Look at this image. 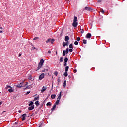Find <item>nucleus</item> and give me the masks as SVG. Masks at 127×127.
<instances>
[{
  "mask_svg": "<svg viewBox=\"0 0 127 127\" xmlns=\"http://www.w3.org/2000/svg\"><path fill=\"white\" fill-rule=\"evenodd\" d=\"M18 112L20 113H21V110H19Z\"/></svg>",
  "mask_w": 127,
  "mask_h": 127,
  "instance_id": "6e6d98bb",
  "label": "nucleus"
},
{
  "mask_svg": "<svg viewBox=\"0 0 127 127\" xmlns=\"http://www.w3.org/2000/svg\"><path fill=\"white\" fill-rule=\"evenodd\" d=\"M21 55H22V54L21 53H20L18 55L19 57H20V56H21Z\"/></svg>",
  "mask_w": 127,
  "mask_h": 127,
  "instance_id": "a18cd8bd",
  "label": "nucleus"
},
{
  "mask_svg": "<svg viewBox=\"0 0 127 127\" xmlns=\"http://www.w3.org/2000/svg\"><path fill=\"white\" fill-rule=\"evenodd\" d=\"M50 42H51V44H53V43L54 42V39H51Z\"/></svg>",
  "mask_w": 127,
  "mask_h": 127,
  "instance_id": "7c9ffc66",
  "label": "nucleus"
},
{
  "mask_svg": "<svg viewBox=\"0 0 127 127\" xmlns=\"http://www.w3.org/2000/svg\"><path fill=\"white\" fill-rule=\"evenodd\" d=\"M48 53H49V54H50V53H51V51L50 50L48 51Z\"/></svg>",
  "mask_w": 127,
  "mask_h": 127,
  "instance_id": "de8ad7c7",
  "label": "nucleus"
},
{
  "mask_svg": "<svg viewBox=\"0 0 127 127\" xmlns=\"http://www.w3.org/2000/svg\"><path fill=\"white\" fill-rule=\"evenodd\" d=\"M61 92L60 93L59 95L58 96V98H57V100H60V99H61Z\"/></svg>",
  "mask_w": 127,
  "mask_h": 127,
  "instance_id": "ddd939ff",
  "label": "nucleus"
},
{
  "mask_svg": "<svg viewBox=\"0 0 127 127\" xmlns=\"http://www.w3.org/2000/svg\"><path fill=\"white\" fill-rule=\"evenodd\" d=\"M26 114H24L22 115V121H25V120L26 119Z\"/></svg>",
  "mask_w": 127,
  "mask_h": 127,
  "instance_id": "0eeeda50",
  "label": "nucleus"
},
{
  "mask_svg": "<svg viewBox=\"0 0 127 127\" xmlns=\"http://www.w3.org/2000/svg\"><path fill=\"white\" fill-rule=\"evenodd\" d=\"M45 72H48V69H45Z\"/></svg>",
  "mask_w": 127,
  "mask_h": 127,
  "instance_id": "864d4df0",
  "label": "nucleus"
},
{
  "mask_svg": "<svg viewBox=\"0 0 127 127\" xmlns=\"http://www.w3.org/2000/svg\"><path fill=\"white\" fill-rule=\"evenodd\" d=\"M84 31H84V30L81 29L80 32H81V33H84Z\"/></svg>",
  "mask_w": 127,
  "mask_h": 127,
  "instance_id": "e433bc0d",
  "label": "nucleus"
},
{
  "mask_svg": "<svg viewBox=\"0 0 127 127\" xmlns=\"http://www.w3.org/2000/svg\"><path fill=\"white\" fill-rule=\"evenodd\" d=\"M69 48H71L72 49H73V48H74V47H73V44H70L69 45Z\"/></svg>",
  "mask_w": 127,
  "mask_h": 127,
  "instance_id": "5701e85b",
  "label": "nucleus"
},
{
  "mask_svg": "<svg viewBox=\"0 0 127 127\" xmlns=\"http://www.w3.org/2000/svg\"><path fill=\"white\" fill-rule=\"evenodd\" d=\"M55 109H56V104H55L53 105V108H52V109H51V111H54V110H55Z\"/></svg>",
  "mask_w": 127,
  "mask_h": 127,
  "instance_id": "9b49d317",
  "label": "nucleus"
},
{
  "mask_svg": "<svg viewBox=\"0 0 127 127\" xmlns=\"http://www.w3.org/2000/svg\"><path fill=\"white\" fill-rule=\"evenodd\" d=\"M51 41V39L49 38L47 39V40L46 41V43H49Z\"/></svg>",
  "mask_w": 127,
  "mask_h": 127,
  "instance_id": "dca6fc26",
  "label": "nucleus"
},
{
  "mask_svg": "<svg viewBox=\"0 0 127 127\" xmlns=\"http://www.w3.org/2000/svg\"><path fill=\"white\" fill-rule=\"evenodd\" d=\"M29 79L31 80V75L29 76Z\"/></svg>",
  "mask_w": 127,
  "mask_h": 127,
  "instance_id": "8fccbe9b",
  "label": "nucleus"
},
{
  "mask_svg": "<svg viewBox=\"0 0 127 127\" xmlns=\"http://www.w3.org/2000/svg\"><path fill=\"white\" fill-rule=\"evenodd\" d=\"M58 82H59V79L58 80Z\"/></svg>",
  "mask_w": 127,
  "mask_h": 127,
  "instance_id": "0e129e2a",
  "label": "nucleus"
},
{
  "mask_svg": "<svg viewBox=\"0 0 127 127\" xmlns=\"http://www.w3.org/2000/svg\"><path fill=\"white\" fill-rule=\"evenodd\" d=\"M39 38L37 37H36L34 38V40H36L37 39H39Z\"/></svg>",
  "mask_w": 127,
  "mask_h": 127,
  "instance_id": "4c0bfd02",
  "label": "nucleus"
},
{
  "mask_svg": "<svg viewBox=\"0 0 127 127\" xmlns=\"http://www.w3.org/2000/svg\"><path fill=\"white\" fill-rule=\"evenodd\" d=\"M74 44L75 45H78V44H79V42H78V41H75L74 42Z\"/></svg>",
  "mask_w": 127,
  "mask_h": 127,
  "instance_id": "72a5a7b5",
  "label": "nucleus"
},
{
  "mask_svg": "<svg viewBox=\"0 0 127 127\" xmlns=\"http://www.w3.org/2000/svg\"><path fill=\"white\" fill-rule=\"evenodd\" d=\"M32 46H33V45H32V44H31Z\"/></svg>",
  "mask_w": 127,
  "mask_h": 127,
  "instance_id": "69168bd1",
  "label": "nucleus"
},
{
  "mask_svg": "<svg viewBox=\"0 0 127 127\" xmlns=\"http://www.w3.org/2000/svg\"><path fill=\"white\" fill-rule=\"evenodd\" d=\"M8 92L10 93H12V92H14V90L12 89V87H11L10 89H8Z\"/></svg>",
  "mask_w": 127,
  "mask_h": 127,
  "instance_id": "f8f14e48",
  "label": "nucleus"
},
{
  "mask_svg": "<svg viewBox=\"0 0 127 127\" xmlns=\"http://www.w3.org/2000/svg\"><path fill=\"white\" fill-rule=\"evenodd\" d=\"M101 10L102 13H103V14L105 13V11H104L103 9H101Z\"/></svg>",
  "mask_w": 127,
  "mask_h": 127,
  "instance_id": "c9c22d12",
  "label": "nucleus"
},
{
  "mask_svg": "<svg viewBox=\"0 0 127 127\" xmlns=\"http://www.w3.org/2000/svg\"><path fill=\"white\" fill-rule=\"evenodd\" d=\"M43 63H44V60L41 59L38 64V69L36 71H38L43 65Z\"/></svg>",
  "mask_w": 127,
  "mask_h": 127,
  "instance_id": "f257e3e1",
  "label": "nucleus"
},
{
  "mask_svg": "<svg viewBox=\"0 0 127 127\" xmlns=\"http://www.w3.org/2000/svg\"><path fill=\"white\" fill-rule=\"evenodd\" d=\"M29 106H33V102H31L29 104Z\"/></svg>",
  "mask_w": 127,
  "mask_h": 127,
  "instance_id": "473e14b6",
  "label": "nucleus"
},
{
  "mask_svg": "<svg viewBox=\"0 0 127 127\" xmlns=\"http://www.w3.org/2000/svg\"><path fill=\"white\" fill-rule=\"evenodd\" d=\"M0 29H2V27H0Z\"/></svg>",
  "mask_w": 127,
  "mask_h": 127,
  "instance_id": "e2e57ef3",
  "label": "nucleus"
},
{
  "mask_svg": "<svg viewBox=\"0 0 127 127\" xmlns=\"http://www.w3.org/2000/svg\"><path fill=\"white\" fill-rule=\"evenodd\" d=\"M54 74H55V76H57V75H58V72H57V71H55Z\"/></svg>",
  "mask_w": 127,
  "mask_h": 127,
  "instance_id": "f704fd0d",
  "label": "nucleus"
},
{
  "mask_svg": "<svg viewBox=\"0 0 127 127\" xmlns=\"http://www.w3.org/2000/svg\"><path fill=\"white\" fill-rule=\"evenodd\" d=\"M2 104V102H0V106Z\"/></svg>",
  "mask_w": 127,
  "mask_h": 127,
  "instance_id": "603ef678",
  "label": "nucleus"
},
{
  "mask_svg": "<svg viewBox=\"0 0 127 127\" xmlns=\"http://www.w3.org/2000/svg\"><path fill=\"white\" fill-rule=\"evenodd\" d=\"M56 97V95L55 94H53L51 95V98L52 99H55Z\"/></svg>",
  "mask_w": 127,
  "mask_h": 127,
  "instance_id": "a211bd4d",
  "label": "nucleus"
},
{
  "mask_svg": "<svg viewBox=\"0 0 127 127\" xmlns=\"http://www.w3.org/2000/svg\"><path fill=\"white\" fill-rule=\"evenodd\" d=\"M33 49H36V48H35L34 46H33L32 47Z\"/></svg>",
  "mask_w": 127,
  "mask_h": 127,
  "instance_id": "09e8293b",
  "label": "nucleus"
},
{
  "mask_svg": "<svg viewBox=\"0 0 127 127\" xmlns=\"http://www.w3.org/2000/svg\"><path fill=\"white\" fill-rule=\"evenodd\" d=\"M86 38H91V37H92V34L90 33H88L86 34Z\"/></svg>",
  "mask_w": 127,
  "mask_h": 127,
  "instance_id": "20e7f679",
  "label": "nucleus"
},
{
  "mask_svg": "<svg viewBox=\"0 0 127 127\" xmlns=\"http://www.w3.org/2000/svg\"><path fill=\"white\" fill-rule=\"evenodd\" d=\"M77 19H78V18H77V17L76 16H74V19H73V22H77Z\"/></svg>",
  "mask_w": 127,
  "mask_h": 127,
  "instance_id": "4468645a",
  "label": "nucleus"
},
{
  "mask_svg": "<svg viewBox=\"0 0 127 127\" xmlns=\"http://www.w3.org/2000/svg\"><path fill=\"white\" fill-rule=\"evenodd\" d=\"M68 78H71V76L69 75Z\"/></svg>",
  "mask_w": 127,
  "mask_h": 127,
  "instance_id": "bf43d9fd",
  "label": "nucleus"
},
{
  "mask_svg": "<svg viewBox=\"0 0 127 127\" xmlns=\"http://www.w3.org/2000/svg\"><path fill=\"white\" fill-rule=\"evenodd\" d=\"M64 67H66L67 66V63H64Z\"/></svg>",
  "mask_w": 127,
  "mask_h": 127,
  "instance_id": "58836bf2",
  "label": "nucleus"
},
{
  "mask_svg": "<svg viewBox=\"0 0 127 127\" xmlns=\"http://www.w3.org/2000/svg\"><path fill=\"white\" fill-rule=\"evenodd\" d=\"M85 9L87 11H92L93 10V9L91 7H85Z\"/></svg>",
  "mask_w": 127,
  "mask_h": 127,
  "instance_id": "f03ea898",
  "label": "nucleus"
},
{
  "mask_svg": "<svg viewBox=\"0 0 127 127\" xmlns=\"http://www.w3.org/2000/svg\"><path fill=\"white\" fill-rule=\"evenodd\" d=\"M69 52H73V49H69Z\"/></svg>",
  "mask_w": 127,
  "mask_h": 127,
  "instance_id": "79ce46f5",
  "label": "nucleus"
},
{
  "mask_svg": "<svg viewBox=\"0 0 127 127\" xmlns=\"http://www.w3.org/2000/svg\"><path fill=\"white\" fill-rule=\"evenodd\" d=\"M69 39H70V38L68 36H65L64 39L65 41L68 42L69 41Z\"/></svg>",
  "mask_w": 127,
  "mask_h": 127,
  "instance_id": "1a4fd4ad",
  "label": "nucleus"
},
{
  "mask_svg": "<svg viewBox=\"0 0 127 127\" xmlns=\"http://www.w3.org/2000/svg\"><path fill=\"white\" fill-rule=\"evenodd\" d=\"M65 53H66V54H68V53H69V48H66V49L65 50Z\"/></svg>",
  "mask_w": 127,
  "mask_h": 127,
  "instance_id": "aec40b11",
  "label": "nucleus"
},
{
  "mask_svg": "<svg viewBox=\"0 0 127 127\" xmlns=\"http://www.w3.org/2000/svg\"><path fill=\"white\" fill-rule=\"evenodd\" d=\"M46 88L43 86L42 88V90H41V92L43 93V92H44V91H46Z\"/></svg>",
  "mask_w": 127,
  "mask_h": 127,
  "instance_id": "2eb2a0df",
  "label": "nucleus"
},
{
  "mask_svg": "<svg viewBox=\"0 0 127 127\" xmlns=\"http://www.w3.org/2000/svg\"><path fill=\"white\" fill-rule=\"evenodd\" d=\"M28 84V82H26L25 86H27Z\"/></svg>",
  "mask_w": 127,
  "mask_h": 127,
  "instance_id": "3c124183",
  "label": "nucleus"
},
{
  "mask_svg": "<svg viewBox=\"0 0 127 127\" xmlns=\"http://www.w3.org/2000/svg\"><path fill=\"white\" fill-rule=\"evenodd\" d=\"M42 72H45V69L42 71Z\"/></svg>",
  "mask_w": 127,
  "mask_h": 127,
  "instance_id": "5fc2aeb1",
  "label": "nucleus"
},
{
  "mask_svg": "<svg viewBox=\"0 0 127 127\" xmlns=\"http://www.w3.org/2000/svg\"><path fill=\"white\" fill-rule=\"evenodd\" d=\"M60 100H59V99H57V101H56L55 105H59V102Z\"/></svg>",
  "mask_w": 127,
  "mask_h": 127,
  "instance_id": "f3484780",
  "label": "nucleus"
},
{
  "mask_svg": "<svg viewBox=\"0 0 127 127\" xmlns=\"http://www.w3.org/2000/svg\"><path fill=\"white\" fill-rule=\"evenodd\" d=\"M30 93V91H28L26 93L25 95H28V94Z\"/></svg>",
  "mask_w": 127,
  "mask_h": 127,
  "instance_id": "ea45409f",
  "label": "nucleus"
},
{
  "mask_svg": "<svg viewBox=\"0 0 127 127\" xmlns=\"http://www.w3.org/2000/svg\"><path fill=\"white\" fill-rule=\"evenodd\" d=\"M49 73L48 74V76H49Z\"/></svg>",
  "mask_w": 127,
  "mask_h": 127,
  "instance_id": "338daca9",
  "label": "nucleus"
},
{
  "mask_svg": "<svg viewBox=\"0 0 127 127\" xmlns=\"http://www.w3.org/2000/svg\"><path fill=\"white\" fill-rule=\"evenodd\" d=\"M26 89H29V86L27 87Z\"/></svg>",
  "mask_w": 127,
  "mask_h": 127,
  "instance_id": "4d7b16f0",
  "label": "nucleus"
},
{
  "mask_svg": "<svg viewBox=\"0 0 127 127\" xmlns=\"http://www.w3.org/2000/svg\"><path fill=\"white\" fill-rule=\"evenodd\" d=\"M83 43L84 44H87V40L85 39L83 40Z\"/></svg>",
  "mask_w": 127,
  "mask_h": 127,
  "instance_id": "a878e982",
  "label": "nucleus"
},
{
  "mask_svg": "<svg viewBox=\"0 0 127 127\" xmlns=\"http://www.w3.org/2000/svg\"><path fill=\"white\" fill-rule=\"evenodd\" d=\"M0 33H2V31L0 30Z\"/></svg>",
  "mask_w": 127,
  "mask_h": 127,
  "instance_id": "13d9d810",
  "label": "nucleus"
},
{
  "mask_svg": "<svg viewBox=\"0 0 127 127\" xmlns=\"http://www.w3.org/2000/svg\"><path fill=\"white\" fill-rule=\"evenodd\" d=\"M66 46H68V45H69V42L67 41V42H66Z\"/></svg>",
  "mask_w": 127,
  "mask_h": 127,
  "instance_id": "37998d69",
  "label": "nucleus"
},
{
  "mask_svg": "<svg viewBox=\"0 0 127 127\" xmlns=\"http://www.w3.org/2000/svg\"><path fill=\"white\" fill-rule=\"evenodd\" d=\"M64 76L65 77H68V71H65L64 73Z\"/></svg>",
  "mask_w": 127,
  "mask_h": 127,
  "instance_id": "6ab92c4d",
  "label": "nucleus"
},
{
  "mask_svg": "<svg viewBox=\"0 0 127 127\" xmlns=\"http://www.w3.org/2000/svg\"><path fill=\"white\" fill-rule=\"evenodd\" d=\"M66 80H64V85H63L64 88H65L66 87Z\"/></svg>",
  "mask_w": 127,
  "mask_h": 127,
  "instance_id": "412c9836",
  "label": "nucleus"
},
{
  "mask_svg": "<svg viewBox=\"0 0 127 127\" xmlns=\"http://www.w3.org/2000/svg\"><path fill=\"white\" fill-rule=\"evenodd\" d=\"M97 2H98L99 3H100V2H102V0H98L97 1Z\"/></svg>",
  "mask_w": 127,
  "mask_h": 127,
  "instance_id": "c03bdc74",
  "label": "nucleus"
},
{
  "mask_svg": "<svg viewBox=\"0 0 127 127\" xmlns=\"http://www.w3.org/2000/svg\"><path fill=\"white\" fill-rule=\"evenodd\" d=\"M66 45H67V44H66V42H64L63 43V47H65V46H66Z\"/></svg>",
  "mask_w": 127,
  "mask_h": 127,
  "instance_id": "bb28decb",
  "label": "nucleus"
},
{
  "mask_svg": "<svg viewBox=\"0 0 127 127\" xmlns=\"http://www.w3.org/2000/svg\"><path fill=\"white\" fill-rule=\"evenodd\" d=\"M44 73H42L39 77V80H42L44 78Z\"/></svg>",
  "mask_w": 127,
  "mask_h": 127,
  "instance_id": "7ed1b4c3",
  "label": "nucleus"
},
{
  "mask_svg": "<svg viewBox=\"0 0 127 127\" xmlns=\"http://www.w3.org/2000/svg\"><path fill=\"white\" fill-rule=\"evenodd\" d=\"M56 54H57V51H56Z\"/></svg>",
  "mask_w": 127,
  "mask_h": 127,
  "instance_id": "052dcab7",
  "label": "nucleus"
},
{
  "mask_svg": "<svg viewBox=\"0 0 127 127\" xmlns=\"http://www.w3.org/2000/svg\"><path fill=\"white\" fill-rule=\"evenodd\" d=\"M69 70V66H66L65 67V72H68Z\"/></svg>",
  "mask_w": 127,
  "mask_h": 127,
  "instance_id": "393cba45",
  "label": "nucleus"
},
{
  "mask_svg": "<svg viewBox=\"0 0 127 127\" xmlns=\"http://www.w3.org/2000/svg\"><path fill=\"white\" fill-rule=\"evenodd\" d=\"M35 104L36 106H39V102L38 101H36Z\"/></svg>",
  "mask_w": 127,
  "mask_h": 127,
  "instance_id": "4be33fe9",
  "label": "nucleus"
},
{
  "mask_svg": "<svg viewBox=\"0 0 127 127\" xmlns=\"http://www.w3.org/2000/svg\"><path fill=\"white\" fill-rule=\"evenodd\" d=\"M22 84H23V82H21V83H19L18 84H17L16 85V87L17 88H21V87H22Z\"/></svg>",
  "mask_w": 127,
  "mask_h": 127,
  "instance_id": "423d86ee",
  "label": "nucleus"
},
{
  "mask_svg": "<svg viewBox=\"0 0 127 127\" xmlns=\"http://www.w3.org/2000/svg\"><path fill=\"white\" fill-rule=\"evenodd\" d=\"M38 127H40V126H39Z\"/></svg>",
  "mask_w": 127,
  "mask_h": 127,
  "instance_id": "774afa93",
  "label": "nucleus"
},
{
  "mask_svg": "<svg viewBox=\"0 0 127 127\" xmlns=\"http://www.w3.org/2000/svg\"><path fill=\"white\" fill-rule=\"evenodd\" d=\"M33 109H34V105H32L28 107L29 111H32V110H33Z\"/></svg>",
  "mask_w": 127,
  "mask_h": 127,
  "instance_id": "6e6552de",
  "label": "nucleus"
},
{
  "mask_svg": "<svg viewBox=\"0 0 127 127\" xmlns=\"http://www.w3.org/2000/svg\"><path fill=\"white\" fill-rule=\"evenodd\" d=\"M67 62H68V58L65 57L64 58V63H67Z\"/></svg>",
  "mask_w": 127,
  "mask_h": 127,
  "instance_id": "b1692460",
  "label": "nucleus"
},
{
  "mask_svg": "<svg viewBox=\"0 0 127 127\" xmlns=\"http://www.w3.org/2000/svg\"><path fill=\"white\" fill-rule=\"evenodd\" d=\"M72 26H73V27H77L78 26V22H73Z\"/></svg>",
  "mask_w": 127,
  "mask_h": 127,
  "instance_id": "39448f33",
  "label": "nucleus"
},
{
  "mask_svg": "<svg viewBox=\"0 0 127 127\" xmlns=\"http://www.w3.org/2000/svg\"><path fill=\"white\" fill-rule=\"evenodd\" d=\"M80 37H77V41H80Z\"/></svg>",
  "mask_w": 127,
  "mask_h": 127,
  "instance_id": "a19ab883",
  "label": "nucleus"
},
{
  "mask_svg": "<svg viewBox=\"0 0 127 127\" xmlns=\"http://www.w3.org/2000/svg\"><path fill=\"white\" fill-rule=\"evenodd\" d=\"M46 105L47 106H51V102H49L47 103Z\"/></svg>",
  "mask_w": 127,
  "mask_h": 127,
  "instance_id": "c756f323",
  "label": "nucleus"
},
{
  "mask_svg": "<svg viewBox=\"0 0 127 127\" xmlns=\"http://www.w3.org/2000/svg\"><path fill=\"white\" fill-rule=\"evenodd\" d=\"M9 88H12L11 86H9V85H7V86L6 87L5 89L6 90H7V89Z\"/></svg>",
  "mask_w": 127,
  "mask_h": 127,
  "instance_id": "2f4dec72",
  "label": "nucleus"
},
{
  "mask_svg": "<svg viewBox=\"0 0 127 127\" xmlns=\"http://www.w3.org/2000/svg\"><path fill=\"white\" fill-rule=\"evenodd\" d=\"M63 56H65V55H66V52H65V50L63 51Z\"/></svg>",
  "mask_w": 127,
  "mask_h": 127,
  "instance_id": "cd10ccee",
  "label": "nucleus"
},
{
  "mask_svg": "<svg viewBox=\"0 0 127 127\" xmlns=\"http://www.w3.org/2000/svg\"><path fill=\"white\" fill-rule=\"evenodd\" d=\"M39 100V95L34 98V101H38Z\"/></svg>",
  "mask_w": 127,
  "mask_h": 127,
  "instance_id": "9d476101",
  "label": "nucleus"
},
{
  "mask_svg": "<svg viewBox=\"0 0 127 127\" xmlns=\"http://www.w3.org/2000/svg\"><path fill=\"white\" fill-rule=\"evenodd\" d=\"M60 62H63V57H61L60 59Z\"/></svg>",
  "mask_w": 127,
  "mask_h": 127,
  "instance_id": "c85d7f7f",
  "label": "nucleus"
},
{
  "mask_svg": "<svg viewBox=\"0 0 127 127\" xmlns=\"http://www.w3.org/2000/svg\"><path fill=\"white\" fill-rule=\"evenodd\" d=\"M2 113H5V111H3Z\"/></svg>",
  "mask_w": 127,
  "mask_h": 127,
  "instance_id": "680f3d73",
  "label": "nucleus"
},
{
  "mask_svg": "<svg viewBox=\"0 0 127 127\" xmlns=\"http://www.w3.org/2000/svg\"><path fill=\"white\" fill-rule=\"evenodd\" d=\"M73 71H74V73H77V70L76 69H74Z\"/></svg>",
  "mask_w": 127,
  "mask_h": 127,
  "instance_id": "49530a36",
  "label": "nucleus"
}]
</instances>
